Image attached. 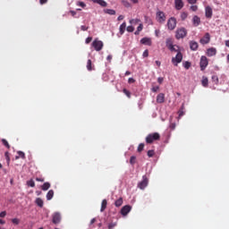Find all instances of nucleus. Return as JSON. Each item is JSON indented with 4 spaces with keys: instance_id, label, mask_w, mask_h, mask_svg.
<instances>
[{
    "instance_id": "obj_64",
    "label": "nucleus",
    "mask_w": 229,
    "mask_h": 229,
    "mask_svg": "<svg viewBox=\"0 0 229 229\" xmlns=\"http://www.w3.org/2000/svg\"><path fill=\"white\" fill-rule=\"evenodd\" d=\"M94 223H96V218L91 219L90 225H94Z\"/></svg>"
},
{
    "instance_id": "obj_54",
    "label": "nucleus",
    "mask_w": 229,
    "mask_h": 229,
    "mask_svg": "<svg viewBox=\"0 0 229 229\" xmlns=\"http://www.w3.org/2000/svg\"><path fill=\"white\" fill-rule=\"evenodd\" d=\"M81 30L82 31H87V30H89V27H87V26H85V25H81Z\"/></svg>"
},
{
    "instance_id": "obj_53",
    "label": "nucleus",
    "mask_w": 229,
    "mask_h": 229,
    "mask_svg": "<svg viewBox=\"0 0 229 229\" xmlns=\"http://www.w3.org/2000/svg\"><path fill=\"white\" fill-rule=\"evenodd\" d=\"M159 89H160V87L155 86V87L152 88V92H157V91L159 90Z\"/></svg>"
},
{
    "instance_id": "obj_33",
    "label": "nucleus",
    "mask_w": 229,
    "mask_h": 229,
    "mask_svg": "<svg viewBox=\"0 0 229 229\" xmlns=\"http://www.w3.org/2000/svg\"><path fill=\"white\" fill-rule=\"evenodd\" d=\"M123 205V198H119L117 200L114 202L115 207H121Z\"/></svg>"
},
{
    "instance_id": "obj_28",
    "label": "nucleus",
    "mask_w": 229,
    "mask_h": 229,
    "mask_svg": "<svg viewBox=\"0 0 229 229\" xmlns=\"http://www.w3.org/2000/svg\"><path fill=\"white\" fill-rule=\"evenodd\" d=\"M104 13H107L108 15H115V10L113 9H105Z\"/></svg>"
},
{
    "instance_id": "obj_19",
    "label": "nucleus",
    "mask_w": 229,
    "mask_h": 229,
    "mask_svg": "<svg viewBox=\"0 0 229 229\" xmlns=\"http://www.w3.org/2000/svg\"><path fill=\"white\" fill-rule=\"evenodd\" d=\"M119 31L121 35H124V31H126V21L120 25Z\"/></svg>"
},
{
    "instance_id": "obj_50",
    "label": "nucleus",
    "mask_w": 229,
    "mask_h": 229,
    "mask_svg": "<svg viewBox=\"0 0 229 229\" xmlns=\"http://www.w3.org/2000/svg\"><path fill=\"white\" fill-rule=\"evenodd\" d=\"M148 56H149V51L145 50V51L143 52V57H144V58H148Z\"/></svg>"
},
{
    "instance_id": "obj_2",
    "label": "nucleus",
    "mask_w": 229,
    "mask_h": 229,
    "mask_svg": "<svg viewBox=\"0 0 229 229\" xmlns=\"http://www.w3.org/2000/svg\"><path fill=\"white\" fill-rule=\"evenodd\" d=\"M187 37V29L182 27L176 30L175 31V38L180 40V38H185Z\"/></svg>"
},
{
    "instance_id": "obj_6",
    "label": "nucleus",
    "mask_w": 229,
    "mask_h": 229,
    "mask_svg": "<svg viewBox=\"0 0 229 229\" xmlns=\"http://www.w3.org/2000/svg\"><path fill=\"white\" fill-rule=\"evenodd\" d=\"M156 19L159 24L165 22V13L162 11H157L156 13Z\"/></svg>"
},
{
    "instance_id": "obj_12",
    "label": "nucleus",
    "mask_w": 229,
    "mask_h": 229,
    "mask_svg": "<svg viewBox=\"0 0 229 229\" xmlns=\"http://www.w3.org/2000/svg\"><path fill=\"white\" fill-rule=\"evenodd\" d=\"M205 15L207 19H212L213 12H212V7L210 6H206L205 8Z\"/></svg>"
},
{
    "instance_id": "obj_60",
    "label": "nucleus",
    "mask_w": 229,
    "mask_h": 229,
    "mask_svg": "<svg viewBox=\"0 0 229 229\" xmlns=\"http://www.w3.org/2000/svg\"><path fill=\"white\" fill-rule=\"evenodd\" d=\"M40 4H46L47 3V0H39Z\"/></svg>"
},
{
    "instance_id": "obj_41",
    "label": "nucleus",
    "mask_w": 229,
    "mask_h": 229,
    "mask_svg": "<svg viewBox=\"0 0 229 229\" xmlns=\"http://www.w3.org/2000/svg\"><path fill=\"white\" fill-rule=\"evenodd\" d=\"M183 67H184V69H186V70L191 69V62L186 61L185 63H183Z\"/></svg>"
},
{
    "instance_id": "obj_61",
    "label": "nucleus",
    "mask_w": 229,
    "mask_h": 229,
    "mask_svg": "<svg viewBox=\"0 0 229 229\" xmlns=\"http://www.w3.org/2000/svg\"><path fill=\"white\" fill-rule=\"evenodd\" d=\"M106 60L108 61V62H112V55H107V57H106Z\"/></svg>"
},
{
    "instance_id": "obj_23",
    "label": "nucleus",
    "mask_w": 229,
    "mask_h": 229,
    "mask_svg": "<svg viewBox=\"0 0 229 229\" xmlns=\"http://www.w3.org/2000/svg\"><path fill=\"white\" fill-rule=\"evenodd\" d=\"M53 196H55V191L53 190L48 191L47 193V199L50 201V199H53Z\"/></svg>"
},
{
    "instance_id": "obj_31",
    "label": "nucleus",
    "mask_w": 229,
    "mask_h": 229,
    "mask_svg": "<svg viewBox=\"0 0 229 229\" xmlns=\"http://www.w3.org/2000/svg\"><path fill=\"white\" fill-rule=\"evenodd\" d=\"M185 106L182 105L181 109L178 111L179 117H183V115H185V112H183Z\"/></svg>"
},
{
    "instance_id": "obj_27",
    "label": "nucleus",
    "mask_w": 229,
    "mask_h": 229,
    "mask_svg": "<svg viewBox=\"0 0 229 229\" xmlns=\"http://www.w3.org/2000/svg\"><path fill=\"white\" fill-rule=\"evenodd\" d=\"M201 83L204 87H208V78L203 76L202 77V81H201Z\"/></svg>"
},
{
    "instance_id": "obj_42",
    "label": "nucleus",
    "mask_w": 229,
    "mask_h": 229,
    "mask_svg": "<svg viewBox=\"0 0 229 229\" xmlns=\"http://www.w3.org/2000/svg\"><path fill=\"white\" fill-rule=\"evenodd\" d=\"M141 151H144V143H140L138 146V153H141Z\"/></svg>"
},
{
    "instance_id": "obj_38",
    "label": "nucleus",
    "mask_w": 229,
    "mask_h": 229,
    "mask_svg": "<svg viewBox=\"0 0 229 229\" xmlns=\"http://www.w3.org/2000/svg\"><path fill=\"white\" fill-rule=\"evenodd\" d=\"M136 162H137V157H135V156L131 157L130 164H131V165H134V164H135Z\"/></svg>"
},
{
    "instance_id": "obj_14",
    "label": "nucleus",
    "mask_w": 229,
    "mask_h": 229,
    "mask_svg": "<svg viewBox=\"0 0 229 229\" xmlns=\"http://www.w3.org/2000/svg\"><path fill=\"white\" fill-rule=\"evenodd\" d=\"M174 5L175 10H182V8L184 6V4L182 0H174Z\"/></svg>"
},
{
    "instance_id": "obj_63",
    "label": "nucleus",
    "mask_w": 229,
    "mask_h": 229,
    "mask_svg": "<svg viewBox=\"0 0 229 229\" xmlns=\"http://www.w3.org/2000/svg\"><path fill=\"white\" fill-rule=\"evenodd\" d=\"M123 19H124V16H123V15L118 16V21H123Z\"/></svg>"
},
{
    "instance_id": "obj_21",
    "label": "nucleus",
    "mask_w": 229,
    "mask_h": 229,
    "mask_svg": "<svg viewBox=\"0 0 229 229\" xmlns=\"http://www.w3.org/2000/svg\"><path fill=\"white\" fill-rule=\"evenodd\" d=\"M35 203L40 208H42L44 207V200H42V199H40V198H37L36 200H35Z\"/></svg>"
},
{
    "instance_id": "obj_25",
    "label": "nucleus",
    "mask_w": 229,
    "mask_h": 229,
    "mask_svg": "<svg viewBox=\"0 0 229 229\" xmlns=\"http://www.w3.org/2000/svg\"><path fill=\"white\" fill-rule=\"evenodd\" d=\"M51 187V183L49 182H45L42 186L41 189L42 191H49V188Z\"/></svg>"
},
{
    "instance_id": "obj_62",
    "label": "nucleus",
    "mask_w": 229,
    "mask_h": 229,
    "mask_svg": "<svg viewBox=\"0 0 229 229\" xmlns=\"http://www.w3.org/2000/svg\"><path fill=\"white\" fill-rule=\"evenodd\" d=\"M155 33H156V37H158V35H160V30H156Z\"/></svg>"
},
{
    "instance_id": "obj_35",
    "label": "nucleus",
    "mask_w": 229,
    "mask_h": 229,
    "mask_svg": "<svg viewBox=\"0 0 229 229\" xmlns=\"http://www.w3.org/2000/svg\"><path fill=\"white\" fill-rule=\"evenodd\" d=\"M144 28V26L142 25V23H140L138 28L137 30L134 32V35H139L140 33V30Z\"/></svg>"
},
{
    "instance_id": "obj_10",
    "label": "nucleus",
    "mask_w": 229,
    "mask_h": 229,
    "mask_svg": "<svg viewBox=\"0 0 229 229\" xmlns=\"http://www.w3.org/2000/svg\"><path fill=\"white\" fill-rule=\"evenodd\" d=\"M200 44L205 46V44H208L210 42V34L207 32L202 38L199 40Z\"/></svg>"
},
{
    "instance_id": "obj_11",
    "label": "nucleus",
    "mask_w": 229,
    "mask_h": 229,
    "mask_svg": "<svg viewBox=\"0 0 229 229\" xmlns=\"http://www.w3.org/2000/svg\"><path fill=\"white\" fill-rule=\"evenodd\" d=\"M61 221H62V216L60 215V213H55L53 215V219H52V222L54 223V225H58Z\"/></svg>"
},
{
    "instance_id": "obj_59",
    "label": "nucleus",
    "mask_w": 229,
    "mask_h": 229,
    "mask_svg": "<svg viewBox=\"0 0 229 229\" xmlns=\"http://www.w3.org/2000/svg\"><path fill=\"white\" fill-rule=\"evenodd\" d=\"M36 182H44V178L38 177L36 178Z\"/></svg>"
},
{
    "instance_id": "obj_32",
    "label": "nucleus",
    "mask_w": 229,
    "mask_h": 229,
    "mask_svg": "<svg viewBox=\"0 0 229 229\" xmlns=\"http://www.w3.org/2000/svg\"><path fill=\"white\" fill-rule=\"evenodd\" d=\"M97 4H99L100 6H103V8H106L108 4L105 0H98Z\"/></svg>"
},
{
    "instance_id": "obj_39",
    "label": "nucleus",
    "mask_w": 229,
    "mask_h": 229,
    "mask_svg": "<svg viewBox=\"0 0 229 229\" xmlns=\"http://www.w3.org/2000/svg\"><path fill=\"white\" fill-rule=\"evenodd\" d=\"M2 144H4V146H5V148H7V149H10V143H8V140H6L5 139H3Z\"/></svg>"
},
{
    "instance_id": "obj_43",
    "label": "nucleus",
    "mask_w": 229,
    "mask_h": 229,
    "mask_svg": "<svg viewBox=\"0 0 229 229\" xmlns=\"http://www.w3.org/2000/svg\"><path fill=\"white\" fill-rule=\"evenodd\" d=\"M123 6H125V8H130V6H131V4H130V2L126 1V0H123L122 1Z\"/></svg>"
},
{
    "instance_id": "obj_40",
    "label": "nucleus",
    "mask_w": 229,
    "mask_h": 229,
    "mask_svg": "<svg viewBox=\"0 0 229 229\" xmlns=\"http://www.w3.org/2000/svg\"><path fill=\"white\" fill-rule=\"evenodd\" d=\"M27 185L29 187H35V181H33V179H30V181L27 182Z\"/></svg>"
},
{
    "instance_id": "obj_8",
    "label": "nucleus",
    "mask_w": 229,
    "mask_h": 229,
    "mask_svg": "<svg viewBox=\"0 0 229 229\" xmlns=\"http://www.w3.org/2000/svg\"><path fill=\"white\" fill-rule=\"evenodd\" d=\"M138 187L141 191H144V189L148 187V177H146V175H144L143 180L138 183Z\"/></svg>"
},
{
    "instance_id": "obj_9",
    "label": "nucleus",
    "mask_w": 229,
    "mask_h": 229,
    "mask_svg": "<svg viewBox=\"0 0 229 229\" xmlns=\"http://www.w3.org/2000/svg\"><path fill=\"white\" fill-rule=\"evenodd\" d=\"M120 212L122 216H128V214L131 212V206L130 205L123 206Z\"/></svg>"
},
{
    "instance_id": "obj_37",
    "label": "nucleus",
    "mask_w": 229,
    "mask_h": 229,
    "mask_svg": "<svg viewBox=\"0 0 229 229\" xmlns=\"http://www.w3.org/2000/svg\"><path fill=\"white\" fill-rule=\"evenodd\" d=\"M123 94H125V96H127V98H129V99H130V98H131V92H130V90L123 89Z\"/></svg>"
},
{
    "instance_id": "obj_15",
    "label": "nucleus",
    "mask_w": 229,
    "mask_h": 229,
    "mask_svg": "<svg viewBox=\"0 0 229 229\" xmlns=\"http://www.w3.org/2000/svg\"><path fill=\"white\" fill-rule=\"evenodd\" d=\"M165 101V95L164 93H159L157 96V103L162 104Z\"/></svg>"
},
{
    "instance_id": "obj_55",
    "label": "nucleus",
    "mask_w": 229,
    "mask_h": 229,
    "mask_svg": "<svg viewBox=\"0 0 229 229\" xmlns=\"http://www.w3.org/2000/svg\"><path fill=\"white\" fill-rule=\"evenodd\" d=\"M157 82H158L160 85H162V83H164V78L159 77V78L157 79Z\"/></svg>"
},
{
    "instance_id": "obj_17",
    "label": "nucleus",
    "mask_w": 229,
    "mask_h": 229,
    "mask_svg": "<svg viewBox=\"0 0 229 229\" xmlns=\"http://www.w3.org/2000/svg\"><path fill=\"white\" fill-rule=\"evenodd\" d=\"M140 44H143V46H151V38H143L140 39Z\"/></svg>"
},
{
    "instance_id": "obj_57",
    "label": "nucleus",
    "mask_w": 229,
    "mask_h": 229,
    "mask_svg": "<svg viewBox=\"0 0 229 229\" xmlns=\"http://www.w3.org/2000/svg\"><path fill=\"white\" fill-rule=\"evenodd\" d=\"M0 217H6V211H2L0 213Z\"/></svg>"
},
{
    "instance_id": "obj_44",
    "label": "nucleus",
    "mask_w": 229,
    "mask_h": 229,
    "mask_svg": "<svg viewBox=\"0 0 229 229\" xmlns=\"http://www.w3.org/2000/svg\"><path fill=\"white\" fill-rule=\"evenodd\" d=\"M147 155L149 158L155 157V150H148Z\"/></svg>"
},
{
    "instance_id": "obj_3",
    "label": "nucleus",
    "mask_w": 229,
    "mask_h": 229,
    "mask_svg": "<svg viewBox=\"0 0 229 229\" xmlns=\"http://www.w3.org/2000/svg\"><path fill=\"white\" fill-rule=\"evenodd\" d=\"M178 24V21L174 17H171L168 19L166 27L169 31H174V30H176V25Z\"/></svg>"
},
{
    "instance_id": "obj_52",
    "label": "nucleus",
    "mask_w": 229,
    "mask_h": 229,
    "mask_svg": "<svg viewBox=\"0 0 229 229\" xmlns=\"http://www.w3.org/2000/svg\"><path fill=\"white\" fill-rule=\"evenodd\" d=\"M189 4H196L198 3V0H187Z\"/></svg>"
},
{
    "instance_id": "obj_51",
    "label": "nucleus",
    "mask_w": 229,
    "mask_h": 229,
    "mask_svg": "<svg viewBox=\"0 0 229 229\" xmlns=\"http://www.w3.org/2000/svg\"><path fill=\"white\" fill-rule=\"evenodd\" d=\"M86 44H90L92 42V37H89L85 40Z\"/></svg>"
},
{
    "instance_id": "obj_58",
    "label": "nucleus",
    "mask_w": 229,
    "mask_h": 229,
    "mask_svg": "<svg viewBox=\"0 0 229 229\" xmlns=\"http://www.w3.org/2000/svg\"><path fill=\"white\" fill-rule=\"evenodd\" d=\"M128 83H135V79H133V78H129V79H128Z\"/></svg>"
},
{
    "instance_id": "obj_34",
    "label": "nucleus",
    "mask_w": 229,
    "mask_h": 229,
    "mask_svg": "<svg viewBox=\"0 0 229 229\" xmlns=\"http://www.w3.org/2000/svg\"><path fill=\"white\" fill-rule=\"evenodd\" d=\"M4 157H5V159H6V162H7V165H10V152L6 151L4 153Z\"/></svg>"
},
{
    "instance_id": "obj_7",
    "label": "nucleus",
    "mask_w": 229,
    "mask_h": 229,
    "mask_svg": "<svg viewBox=\"0 0 229 229\" xmlns=\"http://www.w3.org/2000/svg\"><path fill=\"white\" fill-rule=\"evenodd\" d=\"M200 71H205V69H207V66L208 65V59L207 58V56L202 55L200 57Z\"/></svg>"
},
{
    "instance_id": "obj_22",
    "label": "nucleus",
    "mask_w": 229,
    "mask_h": 229,
    "mask_svg": "<svg viewBox=\"0 0 229 229\" xmlns=\"http://www.w3.org/2000/svg\"><path fill=\"white\" fill-rule=\"evenodd\" d=\"M165 44H166V47L168 49L172 48L174 46V45H173V38H166Z\"/></svg>"
},
{
    "instance_id": "obj_1",
    "label": "nucleus",
    "mask_w": 229,
    "mask_h": 229,
    "mask_svg": "<svg viewBox=\"0 0 229 229\" xmlns=\"http://www.w3.org/2000/svg\"><path fill=\"white\" fill-rule=\"evenodd\" d=\"M145 140L147 144H153L155 140H160V134L158 132L150 133L146 137Z\"/></svg>"
},
{
    "instance_id": "obj_49",
    "label": "nucleus",
    "mask_w": 229,
    "mask_h": 229,
    "mask_svg": "<svg viewBox=\"0 0 229 229\" xmlns=\"http://www.w3.org/2000/svg\"><path fill=\"white\" fill-rule=\"evenodd\" d=\"M77 6H81V8H85V6H87V4H85V3H83V2H77Z\"/></svg>"
},
{
    "instance_id": "obj_48",
    "label": "nucleus",
    "mask_w": 229,
    "mask_h": 229,
    "mask_svg": "<svg viewBox=\"0 0 229 229\" xmlns=\"http://www.w3.org/2000/svg\"><path fill=\"white\" fill-rule=\"evenodd\" d=\"M190 10H191V12H198V5H191Z\"/></svg>"
},
{
    "instance_id": "obj_45",
    "label": "nucleus",
    "mask_w": 229,
    "mask_h": 229,
    "mask_svg": "<svg viewBox=\"0 0 229 229\" xmlns=\"http://www.w3.org/2000/svg\"><path fill=\"white\" fill-rule=\"evenodd\" d=\"M126 30L129 32V33H133V31L135 30V28H133V26H128L126 28Z\"/></svg>"
},
{
    "instance_id": "obj_24",
    "label": "nucleus",
    "mask_w": 229,
    "mask_h": 229,
    "mask_svg": "<svg viewBox=\"0 0 229 229\" xmlns=\"http://www.w3.org/2000/svg\"><path fill=\"white\" fill-rule=\"evenodd\" d=\"M170 51L174 52V53H180V47L174 45L171 48H168Z\"/></svg>"
},
{
    "instance_id": "obj_4",
    "label": "nucleus",
    "mask_w": 229,
    "mask_h": 229,
    "mask_svg": "<svg viewBox=\"0 0 229 229\" xmlns=\"http://www.w3.org/2000/svg\"><path fill=\"white\" fill-rule=\"evenodd\" d=\"M91 46L92 47H94L95 51H101L105 45L103 44V41L99 40L98 38H96L92 42Z\"/></svg>"
},
{
    "instance_id": "obj_30",
    "label": "nucleus",
    "mask_w": 229,
    "mask_h": 229,
    "mask_svg": "<svg viewBox=\"0 0 229 229\" xmlns=\"http://www.w3.org/2000/svg\"><path fill=\"white\" fill-rule=\"evenodd\" d=\"M17 154L19 156H16V160H19V158H26V154L22 151H18Z\"/></svg>"
},
{
    "instance_id": "obj_20",
    "label": "nucleus",
    "mask_w": 229,
    "mask_h": 229,
    "mask_svg": "<svg viewBox=\"0 0 229 229\" xmlns=\"http://www.w3.org/2000/svg\"><path fill=\"white\" fill-rule=\"evenodd\" d=\"M107 205H108V201H106V199H103L101 203L100 212H105V210H106Z\"/></svg>"
},
{
    "instance_id": "obj_47",
    "label": "nucleus",
    "mask_w": 229,
    "mask_h": 229,
    "mask_svg": "<svg viewBox=\"0 0 229 229\" xmlns=\"http://www.w3.org/2000/svg\"><path fill=\"white\" fill-rule=\"evenodd\" d=\"M12 223L13 225H19V223H21V220H19V218H13Z\"/></svg>"
},
{
    "instance_id": "obj_26",
    "label": "nucleus",
    "mask_w": 229,
    "mask_h": 229,
    "mask_svg": "<svg viewBox=\"0 0 229 229\" xmlns=\"http://www.w3.org/2000/svg\"><path fill=\"white\" fill-rule=\"evenodd\" d=\"M189 17V13L182 12L181 13L180 18L182 21H185Z\"/></svg>"
},
{
    "instance_id": "obj_16",
    "label": "nucleus",
    "mask_w": 229,
    "mask_h": 229,
    "mask_svg": "<svg viewBox=\"0 0 229 229\" xmlns=\"http://www.w3.org/2000/svg\"><path fill=\"white\" fill-rule=\"evenodd\" d=\"M217 50L214 47L208 48L207 51L208 56H216Z\"/></svg>"
},
{
    "instance_id": "obj_5",
    "label": "nucleus",
    "mask_w": 229,
    "mask_h": 229,
    "mask_svg": "<svg viewBox=\"0 0 229 229\" xmlns=\"http://www.w3.org/2000/svg\"><path fill=\"white\" fill-rule=\"evenodd\" d=\"M183 60V55H182V52H177V55L175 57L172 58V64L175 65V67H178V64H182V61Z\"/></svg>"
},
{
    "instance_id": "obj_13",
    "label": "nucleus",
    "mask_w": 229,
    "mask_h": 229,
    "mask_svg": "<svg viewBox=\"0 0 229 229\" xmlns=\"http://www.w3.org/2000/svg\"><path fill=\"white\" fill-rule=\"evenodd\" d=\"M192 23L195 28H198L201 24V19L198 15H194L192 18Z\"/></svg>"
},
{
    "instance_id": "obj_36",
    "label": "nucleus",
    "mask_w": 229,
    "mask_h": 229,
    "mask_svg": "<svg viewBox=\"0 0 229 229\" xmlns=\"http://www.w3.org/2000/svg\"><path fill=\"white\" fill-rule=\"evenodd\" d=\"M212 81L214 83H216V85H218L219 84V78L217 77V75H213L212 76Z\"/></svg>"
},
{
    "instance_id": "obj_56",
    "label": "nucleus",
    "mask_w": 229,
    "mask_h": 229,
    "mask_svg": "<svg viewBox=\"0 0 229 229\" xmlns=\"http://www.w3.org/2000/svg\"><path fill=\"white\" fill-rule=\"evenodd\" d=\"M70 13L72 17H75L76 19H78V17H76V11H70Z\"/></svg>"
},
{
    "instance_id": "obj_29",
    "label": "nucleus",
    "mask_w": 229,
    "mask_h": 229,
    "mask_svg": "<svg viewBox=\"0 0 229 229\" xmlns=\"http://www.w3.org/2000/svg\"><path fill=\"white\" fill-rule=\"evenodd\" d=\"M87 69L88 71H94V68L92 67V60L89 59L87 62Z\"/></svg>"
},
{
    "instance_id": "obj_46",
    "label": "nucleus",
    "mask_w": 229,
    "mask_h": 229,
    "mask_svg": "<svg viewBox=\"0 0 229 229\" xmlns=\"http://www.w3.org/2000/svg\"><path fill=\"white\" fill-rule=\"evenodd\" d=\"M115 226H117V223H110L108 225V229H114Z\"/></svg>"
},
{
    "instance_id": "obj_18",
    "label": "nucleus",
    "mask_w": 229,
    "mask_h": 229,
    "mask_svg": "<svg viewBox=\"0 0 229 229\" xmlns=\"http://www.w3.org/2000/svg\"><path fill=\"white\" fill-rule=\"evenodd\" d=\"M198 42L196 41H190V49H191V51H198Z\"/></svg>"
}]
</instances>
